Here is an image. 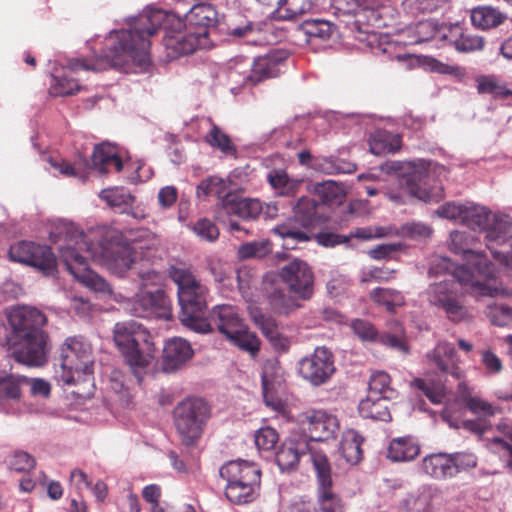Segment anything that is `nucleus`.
<instances>
[{"instance_id":"f257e3e1","label":"nucleus","mask_w":512,"mask_h":512,"mask_svg":"<svg viewBox=\"0 0 512 512\" xmlns=\"http://www.w3.org/2000/svg\"><path fill=\"white\" fill-rule=\"evenodd\" d=\"M126 28L112 30L106 38L107 50L93 59L73 58L67 62V72L79 70L100 72L113 67L126 73L144 69L150 62L149 38L158 28L181 27L180 18L160 8L148 6L136 17L126 20Z\"/></svg>"},{"instance_id":"f03ea898","label":"nucleus","mask_w":512,"mask_h":512,"mask_svg":"<svg viewBox=\"0 0 512 512\" xmlns=\"http://www.w3.org/2000/svg\"><path fill=\"white\" fill-rule=\"evenodd\" d=\"M380 169L391 176L384 194L396 205L408 204L413 199L437 203L444 197L443 188L431 184L435 175L440 176L446 172L444 166L419 159L405 166L398 162H386Z\"/></svg>"},{"instance_id":"7ed1b4c3","label":"nucleus","mask_w":512,"mask_h":512,"mask_svg":"<svg viewBox=\"0 0 512 512\" xmlns=\"http://www.w3.org/2000/svg\"><path fill=\"white\" fill-rule=\"evenodd\" d=\"M79 237L80 245L91 259L118 276H123L128 270L137 271L138 262L148 260L159 245L154 235H149L147 245L142 241L133 245L113 241L112 232L102 228H93L87 232L79 228Z\"/></svg>"},{"instance_id":"20e7f679","label":"nucleus","mask_w":512,"mask_h":512,"mask_svg":"<svg viewBox=\"0 0 512 512\" xmlns=\"http://www.w3.org/2000/svg\"><path fill=\"white\" fill-rule=\"evenodd\" d=\"M8 323L12 335L9 350L16 361L28 366H41L46 362L48 335L43 330L47 317L38 308L18 305L10 309Z\"/></svg>"},{"instance_id":"39448f33","label":"nucleus","mask_w":512,"mask_h":512,"mask_svg":"<svg viewBox=\"0 0 512 512\" xmlns=\"http://www.w3.org/2000/svg\"><path fill=\"white\" fill-rule=\"evenodd\" d=\"M306 453L316 475L322 512H340V500L334 491L331 464L325 452L316 449L306 437H290L277 452L276 461L281 471H291Z\"/></svg>"},{"instance_id":"423d86ee","label":"nucleus","mask_w":512,"mask_h":512,"mask_svg":"<svg viewBox=\"0 0 512 512\" xmlns=\"http://www.w3.org/2000/svg\"><path fill=\"white\" fill-rule=\"evenodd\" d=\"M50 237L58 252L59 262L76 280L97 293H112L109 283L89 269L91 256L80 245L79 227L76 224L60 220L50 232Z\"/></svg>"},{"instance_id":"0eeeda50","label":"nucleus","mask_w":512,"mask_h":512,"mask_svg":"<svg viewBox=\"0 0 512 512\" xmlns=\"http://www.w3.org/2000/svg\"><path fill=\"white\" fill-rule=\"evenodd\" d=\"M472 242L473 237L465 231H452L450 233V250L455 254H461L465 260L463 265L455 269L458 280L464 284H471L480 296L511 295V290L488 283L496 277V269L486 255L471 248Z\"/></svg>"},{"instance_id":"6e6552de","label":"nucleus","mask_w":512,"mask_h":512,"mask_svg":"<svg viewBox=\"0 0 512 512\" xmlns=\"http://www.w3.org/2000/svg\"><path fill=\"white\" fill-rule=\"evenodd\" d=\"M169 275L177 285L182 325L197 333H210L211 327L206 317L208 287L185 265L171 266Z\"/></svg>"},{"instance_id":"1a4fd4ad","label":"nucleus","mask_w":512,"mask_h":512,"mask_svg":"<svg viewBox=\"0 0 512 512\" xmlns=\"http://www.w3.org/2000/svg\"><path fill=\"white\" fill-rule=\"evenodd\" d=\"M114 342L140 382L146 368L154 359V345L150 333L136 321L117 323L113 330Z\"/></svg>"},{"instance_id":"9d476101","label":"nucleus","mask_w":512,"mask_h":512,"mask_svg":"<svg viewBox=\"0 0 512 512\" xmlns=\"http://www.w3.org/2000/svg\"><path fill=\"white\" fill-rule=\"evenodd\" d=\"M92 349L82 337L71 336L61 347L60 364L55 377L63 385H74L89 381L93 374Z\"/></svg>"},{"instance_id":"9b49d317","label":"nucleus","mask_w":512,"mask_h":512,"mask_svg":"<svg viewBox=\"0 0 512 512\" xmlns=\"http://www.w3.org/2000/svg\"><path fill=\"white\" fill-rule=\"evenodd\" d=\"M210 327L215 325L228 341L243 351L256 355L260 348L257 336L249 331L236 307L230 304L216 305L206 315Z\"/></svg>"},{"instance_id":"f8f14e48","label":"nucleus","mask_w":512,"mask_h":512,"mask_svg":"<svg viewBox=\"0 0 512 512\" xmlns=\"http://www.w3.org/2000/svg\"><path fill=\"white\" fill-rule=\"evenodd\" d=\"M461 223L473 231L483 232L488 249L505 245L512 237V219L505 214H493L484 206L467 204Z\"/></svg>"},{"instance_id":"ddd939ff","label":"nucleus","mask_w":512,"mask_h":512,"mask_svg":"<svg viewBox=\"0 0 512 512\" xmlns=\"http://www.w3.org/2000/svg\"><path fill=\"white\" fill-rule=\"evenodd\" d=\"M459 285L469 286L471 293L480 295L471 284L460 282L455 274L449 279L431 283L425 292L429 304L443 310L446 317L455 323L470 318L469 309L463 304Z\"/></svg>"},{"instance_id":"4468645a","label":"nucleus","mask_w":512,"mask_h":512,"mask_svg":"<svg viewBox=\"0 0 512 512\" xmlns=\"http://www.w3.org/2000/svg\"><path fill=\"white\" fill-rule=\"evenodd\" d=\"M208 418L209 407L202 398H186L175 407L174 422L183 445L196 443Z\"/></svg>"},{"instance_id":"2eb2a0df","label":"nucleus","mask_w":512,"mask_h":512,"mask_svg":"<svg viewBox=\"0 0 512 512\" xmlns=\"http://www.w3.org/2000/svg\"><path fill=\"white\" fill-rule=\"evenodd\" d=\"M317 207L315 200L301 197L293 206L294 218L273 228V233L284 240L285 249H293L296 243L309 240L307 230L315 225Z\"/></svg>"},{"instance_id":"dca6fc26","label":"nucleus","mask_w":512,"mask_h":512,"mask_svg":"<svg viewBox=\"0 0 512 512\" xmlns=\"http://www.w3.org/2000/svg\"><path fill=\"white\" fill-rule=\"evenodd\" d=\"M128 305L130 312L137 317L164 320H169L172 317L171 302L162 288L140 289Z\"/></svg>"},{"instance_id":"f3484780","label":"nucleus","mask_w":512,"mask_h":512,"mask_svg":"<svg viewBox=\"0 0 512 512\" xmlns=\"http://www.w3.org/2000/svg\"><path fill=\"white\" fill-rule=\"evenodd\" d=\"M298 422L308 432L304 437L311 445L314 442L334 439L340 428L337 417L321 409H308L300 413Z\"/></svg>"},{"instance_id":"a211bd4d","label":"nucleus","mask_w":512,"mask_h":512,"mask_svg":"<svg viewBox=\"0 0 512 512\" xmlns=\"http://www.w3.org/2000/svg\"><path fill=\"white\" fill-rule=\"evenodd\" d=\"M351 329L361 341L378 342L402 353H408L405 332L398 321H393L389 332L383 334H380L371 322L363 319L353 320Z\"/></svg>"},{"instance_id":"6ab92c4d","label":"nucleus","mask_w":512,"mask_h":512,"mask_svg":"<svg viewBox=\"0 0 512 512\" xmlns=\"http://www.w3.org/2000/svg\"><path fill=\"white\" fill-rule=\"evenodd\" d=\"M9 257L15 262L36 267L45 274L52 273L59 261L48 246L30 241H21L12 245L9 249Z\"/></svg>"},{"instance_id":"aec40b11","label":"nucleus","mask_w":512,"mask_h":512,"mask_svg":"<svg viewBox=\"0 0 512 512\" xmlns=\"http://www.w3.org/2000/svg\"><path fill=\"white\" fill-rule=\"evenodd\" d=\"M281 280L298 299L306 301L314 294V275L308 264L293 259L280 270Z\"/></svg>"},{"instance_id":"412c9836","label":"nucleus","mask_w":512,"mask_h":512,"mask_svg":"<svg viewBox=\"0 0 512 512\" xmlns=\"http://www.w3.org/2000/svg\"><path fill=\"white\" fill-rule=\"evenodd\" d=\"M335 371L333 356L325 347H317L311 355L298 362V372L314 386L326 383Z\"/></svg>"},{"instance_id":"4be33fe9","label":"nucleus","mask_w":512,"mask_h":512,"mask_svg":"<svg viewBox=\"0 0 512 512\" xmlns=\"http://www.w3.org/2000/svg\"><path fill=\"white\" fill-rule=\"evenodd\" d=\"M165 46L171 49L175 56L193 53L197 49H209L212 44L206 31L187 28L185 32H176L165 38Z\"/></svg>"},{"instance_id":"5701e85b","label":"nucleus","mask_w":512,"mask_h":512,"mask_svg":"<svg viewBox=\"0 0 512 512\" xmlns=\"http://www.w3.org/2000/svg\"><path fill=\"white\" fill-rule=\"evenodd\" d=\"M262 389L263 397L267 406L275 411L283 409L282 401L276 397V394L282 389L285 382L284 370L277 360H268L265 362L262 371Z\"/></svg>"},{"instance_id":"b1692460","label":"nucleus","mask_w":512,"mask_h":512,"mask_svg":"<svg viewBox=\"0 0 512 512\" xmlns=\"http://www.w3.org/2000/svg\"><path fill=\"white\" fill-rule=\"evenodd\" d=\"M427 361L440 372L451 375L457 380L464 377V371L457 365L458 357L454 345L448 341H439L426 355Z\"/></svg>"},{"instance_id":"393cba45","label":"nucleus","mask_w":512,"mask_h":512,"mask_svg":"<svg viewBox=\"0 0 512 512\" xmlns=\"http://www.w3.org/2000/svg\"><path fill=\"white\" fill-rule=\"evenodd\" d=\"M193 354L194 350L187 340L181 337L167 340L163 348V370L165 372L178 370L192 358Z\"/></svg>"},{"instance_id":"a878e982","label":"nucleus","mask_w":512,"mask_h":512,"mask_svg":"<svg viewBox=\"0 0 512 512\" xmlns=\"http://www.w3.org/2000/svg\"><path fill=\"white\" fill-rule=\"evenodd\" d=\"M263 284L269 306L274 313L288 315L301 307L298 298L287 294L280 282L266 278Z\"/></svg>"},{"instance_id":"bb28decb","label":"nucleus","mask_w":512,"mask_h":512,"mask_svg":"<svg viewBox=\"0 0 512 512\" xmlns=\"http://www.w3.org/2000/svg\"><path fill=\"white\" fill-rule=\"evenodd\" d=\"M219 473L226 481L243 482L260 486L261 470L252 462L243 460L230 461L220 468Z\"/></svg>"},{"instance_id":"cd10ccee","label":"nucleus","mask_w":512,"mask_h":512,"mask_svg":"<svg viewBox=\"0 0 512 512\" xmlns=\"http://www.w3.org/2000/svg\"><path fill=\"white\" fill-rule=\"evenodd\" d=\"M298 160L301 165H305L315 171L325 174L352 173L356 166L351 162H346L334 157L313 158L307 150L298 153Z\"/></svg>"},{"instance_id":"c85d7f7f","label":"nucleus","mask_w":512,"mask_h":512,"mask_svg":"<svg viewBox=\"0 0 512 512\" xmlns=\"http://www.w3.org/2000/svg\"><path fill=\"white\" fill-rule=\"evenodd\" d=\"M92 166L98 173L107 174L111 171L120 172L124 163L119 156L117 147L105 142L94 148Z\"/></svg>"},{"instance_id":"c756f323","label":"nucleus","mask_w":512,"mask_h":512,"mask_svg":"<svg viewBox=\"0 0 512 512\" xmlns=\"http://www.w3.org/2000/svg\"><path fill=\"white\" fill-rule=\"evenodd\" d=\"M284 56L281 52L271 51L270 53L252 60V85L267 79L276 77L281 72Z\"/></svg>"},{"instance_id":"7c9ffc66","label":"nucleus","mask_w":512,"mask_h":512,"mask_svg":"<svg viewBox=\"0 0 512 512\" xmlns=\"http://www.w3.org/2000/svg\"><path fill=\"white\" fill-rule=\"evenodd\" d=\"M422 470L425 474L438 480L456 476V468L450 454L437 453L426 456L422 461Z\"/></svg>"},{"instance_id":"2f4dec72","label":"nucleus","mask_w":512,"mask_h":512,"mask_svg":"<svg viewBox=\"0 0 512 512\" xmlns=\"http://www.w3.org/2000/svg\"><path fill=\"white\" fill-rule=\"evenodd\" d=\"M195 122L201 129H209L205 141L213 148L218 149L226 156H236L237 149L230 137L218 126L212 123L209 118H199Z\"/></svg>"},{"instance_id":"473e14b6","label":"nucleus","mask_w":512,"mask_h":512,"mask_svg":"<svg viewBox=\"0 0 512 512\" xmlns=\"http://www.w3.org/2000/svg\"><path fill=\"white\" fill-rule=\"evenodd\" d=\"M186 22L194 30L206 31L209 37V28L214 27L217 21V12L210 4H195L185 14Z\"/></svg>"},{"instance_id":"72a5a7b5","label":"nucleus","mask_w":512,"mask_h":512,"mask_svg":"<svg viewBox=\"0 0 512 512\" xmlns=\"http://www.w3.org/2000/svg\"><path fill=\"white\" fill-rule=\"evenodd\" d=\"M251 68L252 60L247 57H237L229 62L228 79L233 94H237V90L247 82L252 84Z\"/></svg>"},{"instance_id":"f704fd0d","label":"nucleus","mask_w":512,"mask_h":512,"mask_svg":"<svg viewBox=\"0 0 512 512\" xmlns=\"http://www.w3.org/2000/svg\"><path fill=\"white\" fill-rule=\"evenodd\" d=\"M267 180L276 194L280 196H294L303 185L302 179L290 178L283 169L269 171Z\"/></svg>"},{"instance_id":"c9c22d12","label":"nucleus","mask_w":512,"mask_h":512,"mask_svg":"<svg viewBox=\"0 0 512 512\" xmlns=\"http://www.w3.org/2000/svg\"><path fill=\"white\" fill-rule=\"evenodd\" d=\"M446 41L453 44L456 50L461 52L480 50L484 45V41L481 36L463 33L458 24L449 26L448 39H446Z\"/></svg>"},{"instance_id":"e433bc0d","label":"nucleus","mask_w":512,"mask_h":512,"mask_svg":"<svg viewBox=\"0 0 512 512\" xmlns=\"http://www.w3.org/2000/svg\"><path fill=\"white\" fill-rule=\"evenodd\" d=\"M420 452L418 443L411 437H399L391 441L387 456L395 462L411 461Z\"/></svg>"},{"instance_id":"4c0bfd02","label":"nucleus","mask_w":512,"mask_h":512,"mask_svg":"<svg viewBox=\"0 0 512 512\" xmlns=\"http://www.w3.org/2000/svg\"><path fill=\"white\" fill-rule=\"evenodd\" d=\"M386 400L380 396L369 394L363 399L358 406L360 415L363 418L389 421L391 419L390 412L386 405Z\"/></svg>"},{"instance_id":"58836bf2","label":"nucleus","mask_w":512,"mask_h":512,"mask_svg":"<svg viewBox=\"0 0 512 512\" xmlns=\"http://www.w3.org/2000/svg\"><path fill=\"white\" fill-rule=\"evenodd\" d=\"M225 496L233 504L241 505L252 502L260 486L236 481H226Z\"/></svg>"},{"instance_id":"ea45409f","label":"nucleus","mask_w":512,"mask_h":512,"mask_svg":"<svg viewBox=\"0 0 512 512\" xmlns=\"http://www.w3.org/2000/svg\"><path fill=\"white\" fill-rule=\"evenodd\" d=\"M470 18L475 27L485 30L500 25L505 15L493 7L479 6L471 10Z\"/></svg>"},{"instance_id":"a19ab883","label":"nucleus","mask_w":512,"mask_h":512,"mask_svg":"<svg viewBox=\"0 0 512 512\" xmlns=\"http://www.w3.org/2000/svg\"><path fill=\"white\" fill-rule=\"evenodd\" d=\"M458 393L466 407L474 414L485 419L486 417L493 416L496 412V408L490 403L482 400L479 397L471 396L469 387L466 382L461 381L458 384Z\"/></svg>"},{"instance_id":"79ce46f5","label":"nucleus","mask_w":512,"mask_h":512,"mask_svg":"<svg viewBox=\"0 0 512 512\" xmlns=\"http://www.w3.org/2000/svg\"><path fill=\"white\" fill-rule=\"evenodd\" d=\"M99 198L109 207L126 211L135 201L134 196L124 187H109L99 192Z\"/></svg>"},{"instance_id":"37998d69","label":"nucleus","mask_w":512,"mask_h":512,"mask_svg":"<svg viewBox=\"0 0 512 512\" xmlns=\"http://www.w3.org/2000/svg\"><path fill=\"white\" fill-rule=\"evenodd\" d=\"M362 442L363 438L353 429L343 433L340 451L348 463L357 464L362 459Z\"/></svg>"},{"instance_id":"c03bdc74","label":"nucleus","mask_w":512,"mask_h":512,"mask_svg":"<svg viewBox=\"0 0 512 512\" xmlns=\"http://www.w3.org/2000/svg\"><path fill=\"white\" fill-rule=\"evenodd\" d=\"M369 147L374 155L392 153L399 149L400 139L397 135L384 130H378L371 135Z\"/></svg>"},{"instance_id":"a18cd8bd","label":"nucleus","mask_w":512,"mask_h":512,"mask_svg":"<svg viewBox=\"0 0 512 512\" xmlns=\"http://www.w3.org/2000/svg\"><path fill=\"white\" fill-rule=\"evenodd\" d=\"M231 191V180L226 177L209 176L201 181L197 186V195L216 196L222 198L227 196Z\"/></svg>"},{"instance_id":"49530a36","label":"nucleus","mask_w":512,"mask_h":512,"mask_svg":"<svg viewBox=\"0 0 512 512\" xmlns=\"http://www.w3.org/2000/svg\"><path fill=\"white\" fill-rule=\"evenodd\" d=\"M27 381L26 377L0 373V401H15L21 397L22 386Z\"/></svg>"},{"instance_id":"de8ad7c7","label":"nucleus","mask_w":512,"mask_h":512,"mask_svg":"<svg viewBox=\"0 0 512 512\" xmlns=\"http://www.w3.org/2000/svg\"><path fill=\"white\" fill-rule=\"evenodd\" d=\"M300 30L306 35V40L312 42L313 40H328L334 31V26L322 19H308L300 24Z\"/></svg>"},{"instance_id":"09e8293b","label":"nucleus","mask_w":512,"mask_h":512,"mask_svg":"<svg viewBox=\"0 0 512 512\" xmlns=\"http://www.w3.org/2000/svg\"><path fill=\"white\" fill-rule=\"evenodd\" d=\"M448 29L449 26L439 25L433 20L421 21L416 26L417 42L422 43L430 40L446 41L448 39Z\"/></svg>"},{"instance_id":"8fccbe9b","label":"nucleus","mask_w":512,"mask_h":512,"mask_svg":"<svg viewBox=\"0 0 512 512\" xmlns=\"http://www.w3.org/2000/svg\"><path fill=\"white\" fill-rule=\"evenodd\" d=\"M228 213L238 216L241 220L257 218L262 211V204L258 199H241L226 207Z\"/></svg>"},{"instance_id":"3c124183","label":"nucleus","mask_w":512,"mask_h":512,"mask_svg":"<svg viewBox=\"0 0 512 512\" xmlns=\"http://www.w3.org/2000/svg\"><path fill=\"white\" fill-rule=\"evenodd\" d=\"M477 90L482 94H490L494 97H508L512 95L506 83L495 75L480 76L477 78Z\"/></svg>"},{"instance_id":"603ef678","label":"nucleus","mask_w":512,"mask_h":512,"mask_svg":"<svg viewBox=\"0 0 512 512\" xmlns=\"http://www.w3.org/2000/svg\"><path fill=\"white\" fill-rule=\"evenodd\" d=\"M391 378L384 371H375L369 380V394L380 396L384 399H393L396 391L391 387Z\"/></svg>"},{"instance_id":"864d4df0","label":"nucleus","mask_w":512,"mask_h":512,"mask_svg":"<svg viewBox=\"0 0 512 512\" xmlns=\"http://www.w3.org/2000/svg\"><path fill=\"white\" fill-rule=\"evenodd\" d=\"M310 0H283L276 9L279 19L294 20L311 9Z\"/></svg>"},{"instance_id":"5fc2aeb1","label":"nucleus","mask_w":512,"mask_h":512,"mask_svg":"<svg viewBox=\"0 0 512 512\" xmlns=\"http://www.w3.org/2000/svg\"><path fill=\"white\" fill-rule=\"evenodd\" d=\"M272 251V243L268 239L246 242L238 247L237 255L240 259L263 258Z\"/></svg>"},{"instance_id":"6e6d98bb","label":"nucleus","mask_w":512,"mask_h":512,"mask_svg":"<svg viewBox=\"0 0 512 512\" xmlns=\"http://www.w3.org/2000/svg\"><path fill=\"white\" fill-rule=\"evenodd\" d=\"M370 297L374 302L386 306L388 311H393L395 307L402 306L405 301L400 291L390 288H375L371 291Z\"/></svg>"},{"instance_id":"4d7b16f0","label":"nucleus","mask_w":512,"mask_h":512,"mask_svg":"<svg viewBox=\"0 0 512 512\" xmlns=\"http://www.w3.org/2000/svg\"><path fill=\"white\" fill-rule=\"evenodd\" d=\"M413 385L421 390L433 404H440L445 398L446 387L440 382L436 383L430 378H417L413 381Z\"/></svg>"},{"instance_id":"13d9d810","label":"nucleus","mask_w":512,"mask_h":512,"mask_svg":"<svg viewBox=\"0 0 512 512\" xmlns=\"http://www.w3.org/2000/svg\"><path fill=\"white\" fill-rule=\"evenodd\" d=\"M485 314L493 325L512 327V307L506 304H489L486 307Z\"/></svg>"},{"instance_id":"bf43d9fd","label":"nucleus","mask_w":512,"mask_h":512,"mask_svg":"<svg viewBox=\"0 0 512 512\" xmlns=\"http://www.w3.org/2000/svg\"><path fill=\"white\" fill-rule=\"evenodd\" d=\"M81 90V86L76 80L69 77L66 73L62 76H53L49 93L54 96H70Z\"/></svg>"},{"instance_id":"052dcab7","label":"nucleus","mask_w":512,"mask_h":512,"mask_svg":"<svg viewBox=\"0 0 512 512\" xmlns=\"http://www.w3.org/2000/svg\"><path fill=\"white\" fill-rule=\"evenodd\" d=\"M10 470L18 473H26L35 467L34 458L24 451H15L6 459Z\"/></svg>"},{"instance_id":"680f3d73","label":"nucleus","mask_w":512,"mask_h":512,"mask_svg":"<svg viewBox=\"0 0 512 512\" xmlns=\"http://www.w3.org/2000/svg\"><path fill=\"white\" fill-rule=\"evenodd\" d=\"M498 429L502 431L503 437H494L492 443L499 446L502 457L509 467L512 468V433L511 428L507 424H501Z\"/></svg>"},{"instance_id":"e2e57ef3","label":"nucleus","mask_w":512,"mask_h":512,"mask_svg":"<svg viewBox=\"0 0 512 512\" xmlns=\"http://www.w3.org/2000/svg\"><path fill=\"white\" fill-rule=\"evenodd\" d=\"M278 439L277 431L271 427H262L255 433V445L262 451L273 450Z\"/></svg>"},{"instance_id":"0e129e2a","label":"nucleus","mask_w":512,"mask_h":512,"mask_svg":"<svg viewBox=\"0 0 512 512\" xmlns=\"http://www.w3.org/2000/svg\"><path fill=\"white\" fill-rule=\"evenodd\" d=\"M365 19L367 24L364 30L365 33H369L368 27L381 28L386 26V22L382 18V13L379 9H374L367 2L362 10L357 15V22Z\"/></svg>"},{"instance_id":"69168bd1","label":"nucleus","mask_w":512,"mask_h":512,"mask_svg":"<svg viewBox=\"0 0 512 512\" xmlns=\"http://www.w3.org/2000/svg\"><path fill=\"white\" fill-rule=\"evenodd\" d=\"M194 233L202 240L213 242L219 237L218 227L208 219H199L192 227Z\"/></svg>"},{"instance_id":"338daca9","label":"nucleus","mask_w":512,"mask_h":512,"mask_svg":"<svg viewBox=\"0 0 512 512\" xmlns=\"http://www.w3.org/2000/svg\"><path fill=\"white\" fill-rule=\"evenodd\" d=\"M136 272L141 280L140 289L155 290L157 288H161L164 281V277L161 273L150 268H138Z\"/></svg>"},{"instance_id":"774afa93","label":"nucleus","mask_w":512,"mask_h":512,"mask_svg":"<svg viewBox=\"0 0 512 512\" xmlns=\"http://www.w3.org/2000/svg\"><path fill=\"white\" fill-rule=\"evenodd\" d=\"M316 190L324 201H333L342 198L345 194L344 187L335 181L327 180L317 185Z\"/></svg>"}]
</instances>
